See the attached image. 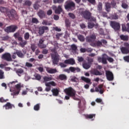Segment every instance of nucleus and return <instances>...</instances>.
<instances>
[{
    "mask_svg": "<svg viewBox=\"0 0 129 129\" xmlns=\"http://www.w3.org/2000/svg\"><path fill=\"white\" fill-rule=\"evenodd\" d=\"M48 53V50L46 49H43L42 51V53L44 55H46V54Z\"/></svg>",
    "mask_w": 129,
    "mask_h": 129,
    "instance_id": "338daca9",
    "label": "nucleus"
},
{
    "mask_svg": "<svg viewBox=\"0 0 129 129\" xmlns=\"http://www.w3.org/2000/svg\"><path fill=\"white\" fill-rule=\"evenodd\" d=\"M51 92L54 96H58L59 94V90L57 88L52 89Z\"/></svg>",
    "mask_w": 129,
    "mask_h": 129,
    "instance_id": "aec40b11",
    "label": "nucleus"
},
{
    "mask_svg": "<svg viewBox=\"0 0 129 129\" xmlns=\"http://www.w3.org/2000/svg\"><path fill=\"white\" fill-rule=\"evenodd\" d=\"M49 30V28L47 26H42L39 28V34L43 35L45 33V31Z\"/></svg>",
    "mask_w": 129,
    "mask_h": 129,
    "instance_id": "4468645a",
    "label": "nucleus"
},
{
    "mask_svg": "<svg viewBox=\"0 0 129 129\" xmlns=\"http://www.w3.org/2000/svg\"><path fill=\"white\" fill-rule=\"evenodd\" d=\"M37 15L40 19H45L46 18V12L43 10H39L37 13Z\"/></svg>",
    "mask_w": 129,
    "mask_h": 129,
    "instance_id": "ddd939ff",
    "label": "nucleus"
},
{
    "mask_svg": "<svg viewBox=\"0 0 129 129\" xmlns=\"http://www.w3.org/2000/svg\"><path fill=\"white\" fill-rule=\"evenodd\" d=\"M47 71L49 74H54L57 72V70L56 69H47Z\"/></svg>",
    "mask_w": 129,
    "mask_h": 129,
    "instance_id": "b1692460",
    "label": "nucleus"
},
{
    "mask_svg": "<svg viewBox=\"0 0 129 129\" xmlns=\"http://www.w3.org/2000/svg\"><path fill=\"white\" fill-rule=\"evenodd\" d=\"M39 7H40V5H39V4H38L37 3H36L33 5V8L34 10H38Z\"/></svg>",
    "mask_w": 129,
    "mask_h": 129,
    "instance_id": "864d4df0",
    "label": "nucleus"
},
{
    "mask_svg": "<svg viewBox=\"0 0 129 129\" xmlns=\"http://www.w3.org/2000/svg\"><path fill=\"white\" fill-rule=\"evenodd\" d=\"M123 59L125 62H129V55L124 56Z\"/></svg>",
    "mask_w": 129,
    "mask_h": 129,
    "instance_id": "0e129e2a",
    "label": "nucleus"
},
{
    "mask_svg": "<svg viewBox=\"0 0 129 129\" xmlns=\"http://www.w3.org/2000/svg\"><path fill=\"white\" fill-rule=\"evenodd\" d=\"M83 67L84 69H89L91 67V64L89 62H84L83 64Z\"/></svg>",
    "mask_w": 129,
    "mask_h": 129,
    "instance_id": "4be33fe9",
    "label": "nucleus"
},
{
    "mask_svg": "<svg viewBox=\"0 0 129 129\" xmlns=\"http://www.w3.org/2000/svg\"><path fill=\"white\" fill-rule=\"evenodd\" d=\"M111 18H112L113 20H117V19H118V15L116 14H114L111 16Z\"/></svg>",
    "mask_w": 129,
    "mask_h": 129,
    "instance_id": "3c124183",
    "label": "nucleus"
},
{
    "mask_svg": "<svg viewBox=\"0 0 129 129\" xmlns=\"http://www.w3.org/2000/svg\"><path fill=\"white\" fill-rule=\"evenodd\" d=\"M31 22L33 24H38L39 23V20L36 18H32Z\"/></svg>",
    "mask_w": 129,
    "mask_h": 129,
    "instance_id": "a19ab883",
    "label": "nucleus"
},
{
    "mask_svg": "<svg viewBox=\"0 0 129 129\" xmlns=\"http://www.w3.org/2000/svg\"><path fill=\"white\" fill-rule=\"evenodd\" d=\"M70 71L73 73H75V68L73 67H70Z\"/></svg>",
    "mask_w": 129,
    "mask_h": 129,
    "instance_id": "e2e57ef3",
    "label": "nucleus"
},
{
    "mask_svg": "<svg viewBox=\"0 0 129 129\" xmlns=\"http://www.w3.org/2000/svg\"><path fill=\"white\" fill-rule=\"evenodd\" d=\"M125 47H122L120 48V51L122 54H128L129 53V44L128 43H124Z\"/></svg>",
    "mask_w": 129,
    "mask_h": 129,
    "instance_id": "423d86ee",
    "label": "nucleus"
},
{
    "mask_svg": "<svg viewBox=\"0 0 129 129\" xmlns=\"http://www.w3.org/2000/svg\"><path fill=\"white\" fill-rule=\"evenodd\" d=\"M3 107H5L6 109H12L13 107L15 108V105L11 104L10 102H8L3 106Z\"/></svg>",
    "mask_w": 129,
    "mask_h": 129,
    "instance_id": "dca6fc26",
    "label": "nucleus"
},
{
    "mask_svg": "<svg viewBox=\"0 0 129 129\" xmlns=\"http://www.w3.org/2000/svg\"><path fill=\"white\" fill-rule=\"evenodd\" d=\"M110 26L115 31H119L120 29V24L116 21H110Z\"/></svg>",
    "mask_w": 129,
    "mask_h": 129,
    "instance_id": "39448f33",
    "label": "nucleus"
},
{
    "mask_svg": "<svg viewBox=\"0 0 129 129\" xmlns=\"http://www.w3.org/2000/svg\"><path fill=\"white\" fill-rule=\"evenodd\" d=\"M64 63L69 64L70 65H74V64H75V60L72 58H71L70 59L65 60L64 61Z\"/></svg>",
    "mask_w": 129,
    "mask_h": 129,
    "instance_id": "2eb2a0df",
    "label": "nucleus"
},
{
    "mask_svg": "<svg viewBox=\"0 0 129 129\" xmlns=\"http://www.w3.org/2000/svg\"><path fill=\"white\" fill-rule=\"evenodd\" d=\"M51 58L53 64L54 65L58 64V62H59V55L58 54H51Z\"/></svg>",
    "mask_w": 129,
    "mask_h": 129,
    "instance_id": "9d476101",
    "label": "nucleus"
},
{
    "mask_svg": "<svg viewBox=\"0 0 129 129\" xmlns=\"http://www.w3.org/2000/svg\"><path fill=\"white\" fill-rule=\"evenodd\" d=\"M42 24L45 26H51L52 25V23L48 22L47 20H43Z\"/></svg>",
    "mask_w": 129,
    "mask_h": 129,
    "instance_id": "c9c22d12",
    "label": "nucleus"
},
{
    "mask_svg": "<svg viewBox=\"0 0 129 129\" xmlns=\"http://www.w3.org/2000/svg\"><path fill=\"white\" fill-rule=\"evenodd\" d=\"M93 62V58H88V63H89L91 65V63Z\"/></svg>",
    "mask_w": 129,
    "mask_h": 129,
    "instance_id": "774afa93",
    "label": "nucleus"
},
{
    "mask_svg": "<svg viewBox=\"0 0 129 129\" xmlns=\"http://www.w3.org/2000/svg\"><path fill=\"white\" fill-rule=\"evenodd\" d=\"M81 80L84 81L86 83H90L91 80L89 78H86L85 77H81Z\"/></svg>",
    "mask_w": 129,
    "mask_h": 129,
    "instance_id": "7c9ffc66",
    "label": "nucleus"
},
{
    "mask_svg": "<svg viewBox=\"0 0 129 129\" xmlns=\"http://www.w3.org/2000/svg\"><path fill=\"white\" fill-rule=\"evenodd\" d=\"M25 67H28V68H31V67H33V64L28 62H26L25 63Z\"/></svg>",
    "mask_w": 129,
    "mask_h": 129,
    "instance_id": "8fccbe9b",
    "label": "nucleus"
},
{
    "mask_svg": "<svg viewBox=\"0 0 129 129\" xmlns=\"http://www.w3.org/2000/svg\"><path fill=\"white\" fill-rule=\"evenodd\" d=\"M69 17L71 18V19H72L73 20H74L76 18V16H75V15L74 14L70 13H69Z\"/></svg>",
    "mask_w": 129,
    "mask_h": 129,
    "instance_id": "49530a36",
    "label": "nucleus"
},
{
    "mask_svg": "<svg viewBox=\"0 0 129 129\" xmlns=\"http://www.w3.org/2000/svg\"><path fill=\"white\" fill-rule=\"evenodd\" d=\"M34 77H35L36 80H38V81H40L42 78V76L40 75L39 74H35L34 75Z\"/></svg>",
    "mask_w": 129,
    "mask_h": 129,
    "instance_id": "473e14b6",
    "label": "nucleus"
},
{
    "mask_svg": "<svg viewBox=\"0 0 129 129\" xmlns=\"http://www.w3.org/2000/svg\"><path fill=\"white\" fill-rule=\"evenodd\" d=\"M31 49L32 51V52H35L36 51V49H37V46L35 44H31Z\"/></svg>",
    "mask_w": 129,
    "mask_h": 129,
    "instance_id": "79ce46f5",
    "label": "nucleus"
},
{
    "mask_svg": "<svg viewBox=\"0 0 129 129\" xmlns=\"http://www.w3.org/2000/svg\"><path fill=\"white\" fill-rule=\"evenodd\" d=\"M97 11L99 13H102V3H99L97 6Z\"/></svg>",
    "mask_w": 129,
    "mask_h": 129,
    "instance_id": "c85d7f7f",
    "label": "nucleus"
},
{
    "mask_svg": "<svg viewBox=\"0 0 129 129\" xmlns=\"http://www.w3.org/2000/svg\"><path fill=\"white\" fill-rule=\"evenodd\" d=\"M53 4H62L64 3V0H53Z\"/></svg>",
    "mask_w": 129,
    "mask_h": 129,
    "instance_id": "09e8293b",
    "label": "nucleus"
},
{
    "mask_svg": "<svg viewBox=\"0 0 129 129\" xmlns=\"http://www.w3.org/2000/svg\"><path fill=\"white\" fill-rule=\"evenodd\" d=\"M75 3L73 1H68L65 3L64 9L67 11L72 12V11H74V10H75Z\"/></svg>",
    "mask_w": 129,
    "mask_h": 129,
    "instance_id": "7ed1b4c3",
    "label": "nucleus"
},
{
    "mask_svg": "<svg viewBox=\"0 0 129 129\" xmlns=\"http://www.w3.org/2000/svg\"><path fill=\"white\" fill-rule=\"evenodd\" d=\"M106 77L108 81H113V79H114L113 74L109 71H106Z\"/></svg>",
    "mask_w": 129,
    "mask_h": 129,
    "instance_id": "1a4fd4ad",
    "label": "nucleus"
},
{
    "mask_svg": "<svg viewBox=\"0 0 129 129\" xmlns=\"http://www.w3.org/2000/svg\"><path fill=\"white\" fill-rule=\"evenodd\" d=\"M5 72L3 70H0V80L5 79Z\"/></svg>",
    "mask_w": 129,
    "mask_h": 129,
    "instance_id": "f704fd0d",
    "label": "nucleus"
},
{
    "mask_svg": "<svg viewBox=\"0 0 129 129\" xmlns=\"http://www.w3.org/2000/svg\"><path fill=\"white\" fill-rule=\"evenodd\" d=\"M121 7H122V8H123V9H126L127 8V5H126V4L122 2Z\"/></svg>",
    "mask_w": 129,
    "mask_h": 129,
    "instance_id": "69168bd1",
    "label": "nucleus"
},
{
    "mask_svg": "<svg viewBox=\"0 0 129 129\" xmlns=\"http://www.w3.org/2000/svg\"><path fill=\"white\" fill-rule=\"evenodd\" d=\"M78 61L79 62H83L84 61V58L82 56H78Z\"/></svg>",
    "mask_w": 129,
    "mask_h": 129,
    "instance_id": "680f3d73",
    "label": "nucleus"
},
{
    "mask_svg": "<svg viewBox=\"0 0 129 129\" xmlns=\"http://www.w3.org/2000/svg\"><path fill=\"white\" fill-rule=\"evenodd\" d=\"M106 59L107 58L104 57H102V63H103V64H107V61H106Z\"/></svg>",
    "mask_w": 129,
    "mask_h": 129,
    "instance_id": "13d9d810",
    "label": "nucleus"
},
{
    "mask_svg": "<svg viewBox=\"0 0 129 129\" xmlns=\"http://www.w3.org/2000/svg\"><path fill=\"white\" fill-rule=\"evenodd\" d=\"M81 15L83 16V17L86 20H90V18H91V13L90 12L87 10L82 11L81 13Z\"/></svg>",
    "mask_w": 129,
    "mask_h": 129,
    "instance_id": "0eeeda50",
    "label": "nucleus"
},
{
    "mask_svg": "<svg viewBox=\"0 0 129 129\" xmlns=\"http://www.w3.org/2000/svg\"><path fill=\"white\" fill-rule=\"evenodd\" d=\"M7 16H8L10 20H14L15 18V10H12L10 12H7Z\"/></svg>",
    "mask_w": 129,
    "mask_h": 129,
    "instance_id": "f8f14e48",
    "label": "nucleus"
},
{
    "mask_svg": "<svg viewBox=\"0 0 129 129\" xmlns=\"http://www.w3.org/2000/svg\"><path fill=\"white\" fill-rule=\"evenodd\" d=\"M89 29H92L94 27V23L92 22H89L88 24Z\"/></svg>",
    "mask_w": 129,
    "mask_h": 129,
    "instance_id": "c03bdc74",
    "label": "nucleus"
},
{
    "mask_svg": "<svg viewBox=\"0 0 129 129\" xmlns=\"http://www.w3.org/2000/svg\"><path fill=\"white\" fill-rule=\"evenodd\" d=\"M30 38V34H29V32H26L24 34V39L25 40H29Z\"/></svg>",
    "mask_w": 129,
    "mask_h": 129,
    "instance_id": "a18cd8bd",
    "label": "nucleus"
},
{
    "mask_svg": "<svg viewBox=\"0 0 129 129\" xmlns=\"http://www.w3.org/2000/svg\"><path fill=\"white\" fill-rule=\"evenodd\" d=\"M95 91L96 92H100V94H103V92H104V89H103V85H99L98 87L95 88Z\"/></svg>",
    "mask_w": 129,
    "mask_h": 129,
    "instance_id": "9b49d317",
    "label": "nucleus"
},
{
    "mask_svg": "<svg viewBox=\"0 0 129 129\" xmlns=\"http://www.w3.org/2000/svg\"><path fill=\"white\" fill-rule=\"evenodd\" d=\"M0 12H1V13H6V12H7V8L5 7H1Z\"/></svg>",
    "mask_w": 129,
    "mask_h": 129,
    "instance_id": "4d7b16f0",
    "label": "nucleus"
},
{
    "mask_svg": "<svg viewBox=\"0 0 129 129\" xmlns=\"http://www.w3.org/2000/svg\"><path fill=\"white\" fill-rule=\"evenodd\" d=\"M31 5L32 2L29 0H26L24 3V6H28V7H31Z\"/></svg>",
    "mask_w": 129,
    "mask_h": 129,
    "instance_id": "e433bc0d",
    "label": "nucleus"
},
{
    "mask_svg": "<svg viewBox=\"0 0 129 129\" xmlns=\"http://www.w3.org/2000/svg\"><path fill=\"white\" fill-rule=\"evenodd\" d=\"M56 86L57 85V84L55 83L54 81H51L48 83H45V86Z\"/></svg>",
    "mask_w": 129,
    "mask_h": 129,
    "instance_id": "bb28decb",
    "label": "nucleus"
},
{
    "mask_svg": "<svg viewBox=\"0 0 129 129\" xmlns=\"http://www.w3.org/2000/svg\"><path fill=\"white\" fill-rule=\"evenodd\" d=\"M107 60L110 63H112V62H113V61H114V59H113V58H112V57H109L107 55Z\"/></svg>",
    "mask_w": 129,
    "mask_h": 129,
    "instance_id": "5fc2aeb1",
    "label": "nucleus"
},
{
    "mask_svg": "<svg viewBox=\"0 0 129 129\" xmlns=\"http://www.w3.org/2000/svg\"><path fill=\"white\" fill-rule=\"evenodd\" d=\"M92 74L96 76H101L102 75V73L101 72L98 71L97 70H93L91 71Z\"/></svg>",
    "mask_w": 129,
    "mask_h": 129,
    "instance_id": "a211bd4d",
    "label": "nucleus"
},
{
    "mask_svg": "<svg viewBox=\"0 0 129 129\" xmlns=\"http://www.w3.org/2000/svg\"><path fill=\"white\" fill-rule=\"evenodd\" d=\"M71 47L72 51H74V52H76V51L77 50V46L75 44H72Z\"/></svg>",
    "mask_w": 129,
    "mask_h": 129,
    "instance_id": "37998d69",
    "label": "nucleus"
},
{
    "mask_svg": "<svg viewBox=\"0 0 129 129\" xmlns=\"http://www.w3.org/2000/svg\"><path fill=\"white\" fill-rule=\"evenodd\" d=\"M71 81L72 82H77L78 81V78L75 76H73L71 78Z\"/></svg>",
    "mask_w": 129,
    "mask_h": 129,
    "instance_id": "de8ad7c7",
    "label": "nucleus"
},
{
    "mask_svg": "<svg viewBox=\"0 0 129 129\" xmlns=\"http://www.w3.org/2000/svg\"><path fill=\"white\" fill-rule=\"evenodd\" d=\"M95 115H96V114H87L85 115V117L87 119H92V118H95Z\"/></svg>",
    "mask_w": 129,
    "mask_h": 129,
    "instance_id": "5701e85b",
    "label": "nucleus"
},
{
    "mask_svg": "<svg viewBox=\"0 0 129 129\" xmlns=\"http://www.w3.org/2000/svg\"><path fill=\"white\" fill-rule=\"evenodd\" d=\"M106 11L107 12H110V8H111V4L109 3H105Z\"/></svg>",
    "mask_w": 129,
    "mask_h": 129,
    "instance_id": "cd10ccee",
    "label": "nucleus"
},
{
    "mask_svg": "<svg viewBox=\"0 0 129 129\" xmlns=\"http://www.w3.org/2000/svg\"><path fill=\"white\" fill-rule=\"evenodd\" d=\"M22 87V86H21V83L18 84L16 85H15V88L16 89V91L14 92V94H19L20 93V91H21V88Z\"/></svg>",
    "mask_w": 129,
    "mask_h": 129,
    "instance_id": "f3484780",
    "label": "nucleus"
},
{
    "mask_svg": "<svg viewBox=\"0 0 129 129\" xmlns=\"http://www.w3.org/2000/svg\"><path fill=\"white\" fill-rule=\"evenodd\" d=\"M78 40L80 41V42H84L85 41V37L83 36V35H79L78 36Z\"/></svg>",
    "mask_w": 129,
    "mask_h": 129,
    "instance_id": "72a5a7b5",
    "label": "nucleus"
},
{
    "mask_svg": "<svg viewBox=\"0 0 129 129\" xmlns=\"http://www.w3.org/2000/svg\"><path fill=\"white\" fill-rule=\"evenodd\" d=\"M38 47H39L40 49H45V48H47V45L44 43H42L41 44H39Z\"/></svg>",
    "mask_w": 129,
    "mask_h": 129,
    "instance_id": "603ef678",
    "label": "nucleus"
},
{
    "mask_svg": "<svg viewBox=\"0 0 129 129\" xmlns=\"http://www.w3.org/2000/svg\"><path fill=\"white\" fill-rule=\"evenodd\" d=\"M120 38L122 41H127L128 40V36L127 35H120Z\"/></svg>",
    "mask_w": 129,
    "mask_h": 129,
    "instance_id": "2f4dec72",
    "label": "nucleus"
},
{
    "mask_svg": "<svg viewBox=\"0 0 129 129\" xmlns=\"http://www.w3.org/2000/svg\"><path fill=\"white\" fill-rule=\"evenodd\" d=\"M20 36V33L16 32L14 34V37L15 39H18Z\"/></svg>",
    "mask_w": 129,
    "mask_h": 129,
    "instance_id": "052dcab7",
    "label": "nucleus"
},
{
    "mask_svg": "<svg viewBox=\"0 0 129 129\" xmlns=\"http://www.w3.org/2000/svg\"><path fill=\"white\" fill-rule=\"evenodd\" d=\"M9 39H10V37H9V36H8V35L2 37V41H8V40H9Z\"/></svg>",
    "mask_w": 129,
    "mask_h": 129,
    "instance_id": "6e6d98bb",
    "label": "nucleus"
},
{
    "mask_svg": "<svg viewBox=\"0 0 129 129\" xmlns=\"http://www.w3.org/2000/svg\"><path fill=\"white\" fill-rule=\"evenodd\" d=\"M127 27L125 24H122V30L123 32H128L129 33V23H127Z\"/></svg>",
    "mask_w": 129,
    "mask_h": 129,
    "instance_id": "6ab92c4d",
    "label": "nucleus"
},
{
    "mask_svg": "<svg viewBox=\"0 0 129 129\" xmlns=\"http://www.w3.org/2000/svg\"><path fill=\"white\" fill-rule=\"evenodd\" d=\"M40 104H37L34 105V109L36 111H38V110H40Z\"/></svg>",
    "mask_w": 129,
    "mask_h": 129,
    "instance_id": "58836bf2",
    "label": "nucleus"
},
{
    "mask_svg": "<svg viewBox=\"0 0 129 129\" xmlns=\"http://www.w3.org/2000/svg\"><path fill=\"white\" fill-rule=\"evenodd\" d=\"M65 24L66 27H67V28H69V27H70V21H69L68 19H66L65 20Z\"/></svg>",
    "mask_w": 129,
    "mask_h": 129,
    "instance_id": "4c0bfd02",
    "label": "nucleus"
},
{
    "mask_svg": "<svg viewBox=\"0 0 129 129\" xmlns=\"http://www.w3.org/2000/svg\"><path fill=\"white\" fill-rule=\"evenodd\" d=\"M17 30H18V26L15 25H10L4 29L5 32L8 34L10 33H15Z\"/></svg>",
    "mask_w": 129,
    "mask_h": 129,
    "instance_id": "20e7f679",
    "label": "nucleus"
},
{
    "mask_svg": "<svg viewBox=\"0 0 129 129\" xmlns=\"http://www.w3.org/2000/svg\"><path fill=\"white\" fill-rule=\"evenodd\" d=\"M43 80L44 82H47V81H51V80H52V78L45 76L43 78Z\"/></svg>",
    "mask_w": 129,
    "mask_h": 129,
    "instance_id": "ea45409f",
    "label": "nucleus"
},
{
    "mask_svg": "<svg viewBox=\"0 0 129 129\" xmlns=\"http://www.w3.org/2000/svg\"><path fill=\"white\" fill-rule=\"evenodd\" d=\"M87 1L90 4H91V5H93V6H95V4H96L95 0H87Z\"/></svg>",
    "mask_w": 129,
    "mask_h": 129,
    "instance_id": "bf43d9fd",
    "label": "nucleus"
},
{
    "mask_svg": "<svg viewBox=\"0 0 129 129\" xmlns=\"http://www.w3.org/2000/svg\"><path fill=\"white\" fill-rule=\"evenodd\" d=\"M16 73H17V75H18V76L21 77L20 74H23V73H24V70L21 68L18 69L16 71Z\"/></svg>",
    "mask_w": 129,
    "mask_h": 129,
    "instance_id": "c756f323",
    "label": "nucleus"
},
{
    "mask_svg": "<svg viewBox=\"0 0 129 129\" xmlns=\"http://www.w3.org/2000/svg\"><path fill=\"white\" fill-rule=\"evenodd\" d=\"M62 11L63 10H62V8L61 7V6H58L57 8L56 9H55V14L60 15V14H61V13Z\"/></svg>",
    "mask_w": 129,
    "mask_h": 129,
    "instance_id": "393cba45",
    "label": "nucleus"
},
{
    "mask_svg": "<svg viewBox=\"0 0 129 129\" xmlns=\"http://www.w3.org/2000/svg\"><path fill=\"white\" fill-rule=\"evenodd\" d=\"M58 79L60 80H66L67 79V76L64 74H60L58 76Z\"/></svg>",
    "mask_w": 129,
    "mask_h": 129,
    "instance_id": "a878e982",
    "label": "nucleus"
},
{
    "mask_svg": "<svg viewBox=\"0 0 129 129\" xmlns=\"http://www.w3.org/2000/svg\"><path fill=\"white\" fill-rule=\"evenodd\" d=\"M64 92L66 95L64 97L66 100H69L71 98H72L74 100H79V98L76 97V91L74 90L72 87H70L66 88L64 90Z\"/></svg>",
    "mask_w": 129,
    "mask_h": 129,
    "instance_id": "f257e3e1",
    "label": "nucleus"
},
{
    "mask_svg": "<svg viewBox=\"0 0 129 129\" xmlns=\"http://www.w3.org/2000/svg\"><path fill=\"white\" fill-rule=\"evenodd\" d=\"M2 59H3V60H6V61H8V62L12 61L13 60L12 59L11 54L8 52H6L2 55Z\"/></svg>",
    "mask_w": 129,
    "mask_h": 129,
    "instance_id": "6e6552de",
    "label": "nucleus"
},
{
    "mask_svg": "<svg viewBox=\"0 0 129 129\" xmlns=\"http://www.w3.org/2000/svg\"><path fill=\"white\" fill-rule=\"evenodd\" d=\"M16 55H17L18 57H19V58H24L25 55L23 54V52H22V51L21 50H17L16 52Z\"/></svg>",
    "mask_w": 129,
    "mask_h": 129,
    "instance_id": "412c9836",
    "label": "nucleus"
},
{
    "mask_svg": "<svg viewBox=\"0 0 129 129\" xmlns=\"http://www.w3.org/2000/svg\"><path fill=\"white\" fill-rule=\"evenodd\" d=\"M96 40V35L95 34H92L90 36H88L86 38V41L88 43H90V46L92 47H95L97 46V47H100L102 46V42L100 41H97L96 43L94 42Z\"/></svg>",
    "mask_w": 129,
    "mask_h": 129,
    "instance_id": "f03ea898",
    "label": "nucleus"
}]
</instances>
